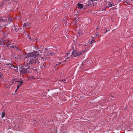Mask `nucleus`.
I'll return each mask as SVG.
<instances>
[{"label": "nucleus", "mask_w": 133, "mask_h": 133, "mask_svg": "<svg viewBox=\"0 0 133 133\" xmlns=\"http://www.w3.org/2000/svg\"><path fill=\"white\" fill-rule=\"evenodd\" d=\"M114 3L110 2H109L108 5L106 6V8H109L114 6Z\"/></svg>", "instance_id": "423d86ee"}, {"label": "nucleus", "mask_w": 133, "mask_h": 133, "mask_svg": "<svg viewBox=\"0 0 133 133\" xmlns=\"http://www.w3.org/2000/svg\"><path fill=\"white\" fill-rule=\"evenodd\" d=\"M14 28L15 31V32H17L19 28H18V25H17L15 26L14 25Z\"/></svg>", "instance_id": "6e6552de"}, {"label": "nucleus", "mask_w": 133, "mask_h": 133, "mask_svg": "<svg viewBox=\"0 0 133 133\" xmlns=\"http://www.w3.org/2000/svg\"><path fill=\"white\" fill-rule=\"evenodd\" d=\"M63 63L62 62H58V64L59 65Z\"/></svg>", "instance_id": "b1692460"}, {"label": "nucleus", "mask_w": 133, "mask_h": 133, "mask_svg": "<svg viewBox=\"0 0 133 133\" xmlns=\"http://www.w3.org/2000/svg\"><path fill=\"white\" fill-rule=\"evenodd\" d=\"M70 55H69V56H68V57H69H69H70Z\"/></svg>", "instance_id": "7c9ffc66"}, {"label": "nucleus", "mask_w": 133, "mask_h": 133, "mask_svg": "<svg viewBox=\"0 0 133 133\" xmlns=\"http://www.w3.org/2000/svg\"><path fill=\"white\" fill-rule=\"evenodd\" d=\"M92 38V39L91 40V41H92V42H94V40H95V38H94V37H93Z\"/></svg>", "instance_id": "aec40b11"}, {"label": "nucleus", "mask_w": 133, "mask_h": 133, "mask_svg": "<svg viewBox=\"0 0 133 133\" xmlns=\"http://www.w3.org/2000/svg\"><path fill=\"white\" fill-rule=\"evenodd\" d=\"M106 31L105 32V34L108 31H109L110 30L109 29H106Z\"/></svg>", "instance_id": "412c9836"}, {"label": "nucleus", "mask_w": 133, "mask_h": 133, "mask_svg": "<svg viewBox=\"0 0 133 133\" xmlns=\"http://www.w3.org/2000/svg\"><path fill=\"white\" fill-rule=\"evenodd\" d=\"M89 46L91 47L92 46V45H89Z\"/></svg>", "instance_id": "2f4dec72"}, {"label": "nucleus", "mask_w": 133, "mask_h": 133, "mask_svg": "<svg viewBox=\"0 0 133 133\" xmlns=\"http://www.w3.org/2000/svg\"><path fill=\"white\" fill-rule=\"evenodd\" d=\"M29 24L28 23H25L23 25L24 26H27L29 25Z\"/></svg>", "instance_id": "4468645a"}, {"label": "nucleus", "mask_w": 133, "mask_h": 133, "mask_svg": "<svg viewBox=\"0 0 133 133\" xmlns=\"http://www.w3.org/2000/svg\"><path fill=\"white\" fill-rule=\"evenodd\" d=\"M106 8L105 7V8H103L102 9V11H105L106 10Z\"/></svg>", "instance_id": "a211bd4d"}, {"label": "nucleus", "mask_w": 133, "mask_h": 133, "mask_svg": "<svg viewBox=\"0 0 133 133\" xmlns=\"http://www.w3.org/2000/svg\"><path fill=\"white\" fill-rule=\"evenodd\" d=\"M131 2L132 3H133V0H131Z\"/></svg>", "instance_id": "c85d7f7f"}, {"label": "nucleus", "mask_w": 133, "mask_h": 133, "mask_svg": "<svg viewBox=\"0 0 133 133\" xmlns=\"http://www.w3.org/2000/svg\"><path fill=\"white\" fill-rule=\"evenodd\" d=\"M15 82H17V84L19 86H21L23 83V81L22 79H20V80H17L15 81Z\"/></svg>", "instance_id": "39448f33"}, {"label": "nucleus", "mask_w": 133, "mask_h": 133, "mask_svg": "<svg viewBox=\"0 0 133 133\" xmlns=\"http://www.w3.org/2000/svg\"><path fill=\"white\" fill-rule=\"evenodd\" d=\"M77 5L78 6L79 9H82L83 7V5L81 4L78 3V4H77Z\"/></svg>", "instance_id": "0eeeda50"}, {"label": "nucleus", "mask_w": 133, "mask_h": 133, "mask_svg": "<svg viewBox=\"0 0 133 133\" xmlns=\"http://www.w3.org/2000/svg\"><path fill=\"white\" fill-rule=\"evenodd\" d=\"M0 31H1V30H0Z\"/></svg>", "instance_id": "e433bc0d"}, {"label": "nucleus", "mask_w": 133, "mask_h": 133, "mask_svg": "<svg viewBox=\"0 0 133 133\" xmlns=\"http://www.w3.org/2000/svg\"><path fill=\"white\" fill-rule=\"evenodd\" d=\"M3 44V43L1 41H0V46H1V45Z\"/></svg>", "instance_id": "5701e85b"}, {"label": "nucleus", "mask_w": 133, "mask_h": 133, "mask_svg": "<svg viewBox=\"0 0 133 133\" xmlns=\"http://www.w3.org/2000/svg\"><path fill=\"white\" fill-rule=\"evenodd\" d=\"M83 64H82V65H81V66H83Z\"/></svg>", "instance_id": "f704fd0d"}, {"label": "nucleus", "mask_w": 133, "mask_h": 133, "mask_svg": "<svg viewBox=\"0 0 133 133\" xmlns=\"http://www.w3.org/2000/svg\"><path fill=\"white\" fill-rule=\"evenodd\" d=\"M0 78H3V75L2 72H0Z\"/></svg>", "instance_id": "ddd939ff"}, {"label": "nucleus", "mask_w": 133, "mask_h": 133, "mask_svg": "<svg viewBox=\"0 0 133 133\" xmlns=\"http://www.w3.org/2000/svg\"><path fill=\"white\" fill-rule=\"evenodd\" d=\"M17 90L16 89V90H15V92Z\"/></svg>", "instance_id": "c9c22d12"}, {"label": "nucleus", "mask_w": 133, "mask_h": 133, "mask_svg": "<svg viewBox=\"0 0 133 133\" xmlns=\"http://www.w3.org/2000/svg\"><path fill=\"white\" fill-rule=\"evenodd\" d=\"M99 36V35H98V34H96L95 35L94 37L95 38H96L97 37H98Z\"/></svg>", "instance_id": "2eb2a0df"}, {"label": "nucleus", "mask_w": 133, "mask_h": 133, "mask_svg": "<svg viewBox=\"0 0 133 133\" xmlns=\"http://www.w3.org/2000/svg\"><path fill=\"white\" fill-rule=\"evenodd\" d=\"M12 21V20L11 19V20H10V22H11Z\"/></svg>", "instance_id": "c756f323"}, {"label": "nucleus", "mask_w": 133, "mask_h": 133, "mask_svg": "<svg viewBox=\"0 0 133 133\" xmlns=\"http://www.w3.org/2000/svg\"><path fill=\"white\" fill-rule=\"evenodd\" d=\"M69 58V57H68L65 58V60L64 61V62H66L68 60V59Z\"/></svg>", "instance_id": "dca6fc26"}, {"label": "nucleus", "mask_w": 133, "mask_h": 133, "mask_svg": "<svg viewBox=\"0 0 133 133\" xmlns=\"http://www.w3.org/2000/svg\"><path fill=\"white\" fill-rule=\"evenodd\" d=\"M39 52H41V51L39 50V51H34L30 53L26 54L25 57L28 58V63L29 64H32L34 66L37 65L36 64L40 63V58H37L39 55Z\"/></svg>", "instance_id": "f257e3e1"}, {"label": "nucleus", "mask_w": 133, "mask_h": 133, "mask_svg": "<svg viewBox=\"0 0 133 133\" xmlns=\"http://www.w3.org/2000/svg\"><path fill=\"white\" fill-rule=\"evenodd\" d=\"M126 3H127L128 4V2H126Z\"/></svg>", "instance_id": "72a5a7b5"}, {"label": "nucleus", "mask_w": 133, "mask_h": 133, "mask_svg": "<svg viewBox=\"0 0 133 133\" xmlns=\"http://www.w3.org/2000/svg\"><path fill=\"white\" fill-rule=\"evenodd\" d=\"M66 81V79H62V80H61V82H64L65 81Z\"/></svg>", "instance_id": "6ab92c4d"}, {"label": "nucleus", "mask_w": 133, "mask_h": 133, "mask_svg": "<svg viewBox=\"0 0 133 133\" xmlns=\"http://www.w3.org/2000/svg\"><path fill=\"white\" fill-rule=\"evenodd\" d=\"M15 49H16V50H18V48L17 47H16V46H15Z\"/></svg>", "instance_id": "f3484780"}, {"label": "nucleus", "mask_w": 133, "mask_h": 133, "mask_svg": "<svg viewBox=\"0 0 133 133\" xmlns=\"http://www.w3.org/2000/svg\"><path fill=\"white\" fill-rule=\"evenodd\" d=\"M6 65L9 68H11V69H13V68H17V66L14 65V64H13V63L12 62L9 63H7L6 64Z\"/></svg>", "instance_id": "20e7f679"}, {"label": "nucleus", "mask_w": 133, "mask_h": 133, "mask_svg": "<svg viewBox=\"0 0 133 133\" xmlns=\"http://www.w3.org/2000/svg\"><path fill=\"white\" fill-rule=\"evenodd\" d=\"M5 21L6 20L4 18L1 17L0 18V23L2 22H6Z\"/></svg>", "instance_id": "1a4fd4ad"}, {"label": "nucleus", "mask_w": 133, "mask_h": 133, "mask_svg": "<svg viewBox=\"0 0 133 133\" xmlns=\"http://www.w3.org/2000/svg\"><path fill=\"white\" fill-rule=\"evenodd\" d=\"M105 4H107V1H105Z\"/></svg>", "instance_id": "a878e982"}, {"label": "nucleus", "mask_w": 133, "mask_h": 133, "mask_svg": "<svg viewBox=\"0 0 133 133\" xmlns=\"http://www.w3.org/2000/svg\"><path fill=\"white\" fill-rule=\"evenodd\" d=\"M93 42H92V41H90L89 42V44H92L93 43Z\"/></svg>", "instance_id": "4be33fe9"}, {"label": "nucleus", "mask_w": 133, "mask_h": 133, "mask_svg": "<svg viewBox=\"0 0 133 133\" xmlns=\"http://www.w3.org/2000/svg\"><path fill=\"white\" fill-rule=\"evenodd\" d=\"M43 66H44V67H45V65H44V64H43Z\"/></svg>", "instance_id": "473e14b6"}, {"label": "nucleus", "mask_w": 133, "mask_h": 133, "mask_svg": "<svg viewBox=\"0 0 133 133\" xmlns=\"http://www.w3.org/2000/svg\"><path fill=\"white\" fill-rule=\"evenodd\" d=\"M44 50L46 51H48V49L47 48H45V49H44Z\"/></svg>", "instance_id": "393cba45"}, {"label": "nucleus", "mask_w": 133, "mask_h": 133, "mask_svg": "<svg viewBox=\"0 0 133 133\" xmlns=\"http://www.w3.org/2000/svg\"><path fill=\"white\" fill-rule=\"evenodd\" d=\"M5 112H2V113L1 115V117L2 118H3L5 116Z\"/></svg>", "instance_id": "f8f14e48"}, {"label": "nucleus", "mask_w": 133, "mask_h": 133, "mask_svg": "<svg viewBox=\"0 0 133 133\" xmlns=\"http://www.w3.org/2000/svg\"><path fill=\"white\" fill-rule=\"evenodd\" d=\"M85 52V50L82 51L81 52H79V51L76 50H74L72 52V53H66V55L64 57H68L69 56V55H70V57H72V56L74 57H75L76 56H78L81 55L83 53Z\"/></svg>", "instance_id": "f03ea898"}, {"label": "nucleus", "mask_w": 133, "mask_h": 133, "mask_svg": "<svg viewBox=\"0 0 133 133\" xmlns=\"http://www.w3.org/2000/svg\"><path fill=\"white\" fill-rule=\"evenodd\" d=\"M59 65V64H58V63H57V64H56L55 65H56V66H57V65Z\"/></svg>", "instance_id": "cd10ccee"}, {"label": "nucleus", "mask_w": 133, "mask_h": 133, "mask_svg": "<svg viewBox=\"0 0 133 133\" xmlns=\"http://www.w3.org/2000/svg\"><path fill=\"white\" fill-rule=\"evenodd\" d=\"M20 86H19V85H18V86L17 87V90L19 88V87Z\"/></svg>", "instance_id": "bb28decb"}, {"label": "nucleus", "mask_w": 133, "mask_h": 133, "mask_svg": "<svg viewBox=\"0 0 133 133\" xmlns=\"http://www.w3.org/2000/svg\"><path fill=\"white\" fill-rule=\"evenodd\" d=\"M7 46L9 48H13L14 49H15V46L12 45L11 44H8L7 45Z\"/></svg>", "instance_id": "9d476101"}, {"label": "nucleus", "mask_w": 133, "mask_h": 133, "mask_svg": "<svg viewBox=\"0 0 133 133\" xmlns=\"http://www.w3.org/2000/svg\"><path fill=\"white\" fill-rule=\"evenodd\" d=\"M30 70L29 67L22 66L21 67L20 69V74H23L29 73Z\"/></svg>", "instance_id": "7ed1b4c3"}, {"label": "nucleus", "mask_w": 133, "mask_h": 133, "mask_svg": "<svg viewBox=\"0 0 133 133\" xmlns=\"http://www.w3.org/2000/svg\"><path fill=\"white\" fill-rule=\"evenodd\" d=\"M97 0H89L88 1V2L89 3V4H88V5H89V4H91V3H92L93 4H94V3H93V2H94V1H97Z\"/></svg>", "instance_id": "9b49d317"}]
</instances>
